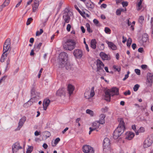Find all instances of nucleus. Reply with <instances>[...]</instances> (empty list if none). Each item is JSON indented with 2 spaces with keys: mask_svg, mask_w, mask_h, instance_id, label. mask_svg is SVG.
Returning a JSON list of instances; mask_svg holds the SVG:
<instances>
[{
  "mask_svg": "<svg viewBox=\"0 0 153 153\" xmlns=\"http://www.w3.org/2000/svg\"><path fill=\"white\" fill-rule=\"evenodd\" d=\"M79 13L84 18H86V17L88 18L89 17V15L88 14L86 13L85 11H83V10L81 11V12Z\"/></svg>",
  "mask_w": 153,
  "mask_h": 153,
  "instance_id": "34",
  "label": "nucleus"
},
{
  "mask_svg": "<svg viewBox=\"0 0 153 153\" xmlns=\"http://www.w3.org/2000/svg\"><path fill=\"white\" fill-rule=\"evenodd\" d=\"M153 81V75L151 74H148L146 82L147 83H149V85H152V81Z\"/></svg>",
  "mask_w": 153,
  "mask_h": 153,
  "instance_id": "19",
  "label": "nucleus"
},
{
  "mask_svg": "<svg viewBox=\"0 0 153 153\" xmlns=\"http://www.w3.org/2000/svg\"><path fill=\"white\" fill-rule=\"evenodd\" d=\"M145 131L144 128L143 127H141L138 129V131H135L136 134V135H138L139 133H143Z\"/></svg>",
  "mask_w": 153,
  "mask_h": 153,
  "instance_id": "33",
  "label": "nucleus"
},
{
  "mask_svg": "<svg viewBox=\"0 0 153 153\" xmlns=\"http://www.w3.org/2000/svg\"><path fill=\"white\" fill-rule=\"evenodd\" d=\"M59 68L65 67L67 69H68L69 68V66H70V63L68 62L67 60L59 58Z\"/></svg>",
  "mask_w": 153,
  "mask_h": 153,
  "instance_id": "3",
  "label": "nucleus"
},
{
  "mask_svg": "<svg viewBox=\"0 0 153 153\" xmlns=\"http://www.w3.org/2000/svg\"><path fill=\"white\" fill-rule=\"evenodd\" d=\"M131 94V92L129 90H128L127 91H126L124 93V94L125 96H126L127 95H129Z\"/></svg>",
  "mask_w": 153,
  "mask_h": 153,
  "instance_id": "54",
  "label": "nucleus"
},
{
  "mask_svg": "<svg viewBox=\"0 0 153 153\" xmlns=\"http://www.w3.org/2000/svg\"><path fill=\"white\" fill-rule=\"evenodd\" d=\"M153 143V139L149 137H148L143 142V146L144 148H146L150 146Z\"/></svg>",
  "mask_w": 153,
  "mask_h": 153,
  "instance_id": "7",
  "label": "nucleus"
},
{
  "mask_svg": "<svg viewBox=\"0 0 153 153\" xmlns=\"http://www.w3.org/2000/svg\"><path fill=\"white\" fill-rule=\"evenodd\" d=\"M40 132L38 131H36L34 133V135L35 136H38L40 135Z\"/></svg>",
  "mask_w": 153,
  "mask_h": 153,
  "instance_id": "58",
  "label": "nucleus"
},
{
  "mask_svg": "<svg viewBox=\"0 0 153 153\" xmlns=\"http://www.w3.org/2000/svg\"><path fill=\"white\" fill-rule=\"evenodd\" d=\"M86 26L87 28V30L89 33L92 32V31L90 29V24L88 23H87L86 24Z\"/></svg>",
  "mask_w": 153,
  "mask_h": 153,
  "instance_id": "38",
  "label": "nucleus"
},
{
  "mask_svg": "<svg viewBox=\"0 0 153 153\" xmlns=\"http://www.w3.org/2000/svg\"><path fill=\"white\" fill-rule=\"evenodd\" d=\"M10 0H6L4 2V6L7 5L10 3Z\"/></svg>",
  "mask_w": 153,
  "mask_h": 153,
  "instance_id": "52",
  "label": "nucleus"
},
{
  "mask_svg": "<svg viewBox=\"0 0 153 153\" xmlns=\"http://www.w3.org/2000/svg\"><path fill=\"white\" fill-rule=\"evenodd\" d=\"M50 101L48 99H45L43 102V109L45 110L47 109V107L50 104Z\"/></svg>",
  "mask_w": 153,
  "mask_h": 153,
  "instance_id": "18",
  "label": "nucleus"
},
{
  "mask_svg": "<svg viewBox=\"0 0 153 153\" xmlns=\"http://www.w3.org/2000/svg\"><path fill=\"white\" fill-rule=\"evenodd\" d=\"M110 146V140L108 138H105L103 140V149H107L109 148Z\"/></svg>",
  "mask_w": 153,
  "mask_h": 153,
  "instance_id": "15",
  "label": "nucleus"
},
{
  "mask_svg": "<svg viewBox=\"0 0 153 153\" xmlns=\"http://www.w3.org/2000/svg\"><path fill=\"white\" fill-rule=\"evenodd\" d=\"M6 53L3 52V53H2L1 59H0V61L1 62H3L4 61V60L5 59L6 57L7 56V53Z\"/></svg>",
  "mask_w": 153,
  "mask_h": 153,
  "instance_id": "32",
  "label": "nucleus"
},
{
  "mask_svg": "<svg viewBox=\"0 0 153 153\" xmlns=\"http://www.w3.org/2000/svg\"><path fill=\"white\" fill-rule=\"evenodd\" d=\"M63 19L65 23H68L71 19L70 17L68 12H64L63 14Z\"/></svg>",
  "mask_w": 153,
  "mask_h": 153,
  "instance_id": "13",
  "label": "nucleus"
},
{
  "mask_svg": "<svg viewBox=\"0 0 153 153\" xmlns=\"http://www.w3.org/2000/svg\"><path fill=\"white\" fill-rule=\"evenodd\" d=\"M142 1H140L139 2V3L138 4V7L140 8H138V10H139L140 9V8L141 5L142 4Z\"/></svg>",
  "mask_w": 153,
  "mask_h": 153,
  "instance_id": "56",
  "label": "nucleus"
},
{
  "mask_svg": "<svg viewBox=\"0 0 153 153\" xmlns=\"http://www.w3.org/2000/svg\"><path fill=\"white\" fill-rule=\"evenodd\" d=\"M104 48V46L103 44L102 43L100 45V49L103 50Z\"/></svg>",
  "mask_w": 153,
  "mask_h": 153,
  "instance_id": "64",
  "label": "nucleus"
},
{
  "mask_svg": "<svg viewBox=\"0 0 153 153\" xmlns=\"http://www.w3.org/2000/svg\"><path fill=\"white\" fill-rule=\"evenodd\" d=\"M135 22L134 21H133L131 23V25L130 27V28L132 30H134V26L135 24Z\"/></svg>",
  "mask_w": 153,
  "mask_h": 153,
  "instance_id": "46",
  "label": "nucleus"
},
{
  "mask_svg": "<svg viewBox=\"0 0 153 153\" xmlns=\"http://www.w3.org/2000/svg\"><path fill=\"white\" fill-rule=\"evenodd\" d=\"M43 32V30L42 29H40V31H37L36 33V36H39L41 35Z\"/></svg>",
  "mask_w": 153,
  "mask_h": 153,
  "instance_id": "41",
  "label": "nucleus"
},
{
  "mask_svg": "<svg viewBox=\"0 0 153 153\" xmlns=\"http://www.w3.org/2000/svg\"><path fill=\"white\" fill-rule=\"evenodd\" d=\"M140 85L138 84L135 85L133 88L134 91H137Z\"/></svg>",
  "mask_w": 153,
  "mask_h": 153,
  "instance_id": "44",
  "label": "nucleus"
},
{
  "mask_svg": "<svg viewBox=\"0 0 153 153\" xmlns=\"http://www.w3.org/2000/svg\"><path fill=\"white\" fill-rule=\"evenodd\" d=\"M108 109V108L107 107H105V108H102L101 109V111L102 112H105L107 111Z\"/></svg>",
  "mask_w": 153,
  "mask_h": 153,
  "instance_id": "50",
  "label": "nucleus"
},
{
  "mask_svg": "<svg viewBox=\"0 0 153 153\" xmlns=\"http://www.w3.org/2000/svg\"><path fill=\"white\" fill-rule=\"evenodd\" d=\"M104 31L105 33L107 34H110L111 32L110 29L107 27H105V28Z\"/></svg>",
  "mask_w": 153,
  "mask_h": 153,
  "instance_id": "43",
  "label": "nucleus"
},
{
  "mask_svg": "<svg viewBox=\"0 0 153 153\" xmlns=\"http://www.w3.org/2000/svg\"><path fill=\"white\" fill-rule=\"evenodd\" d=\"M135 72L138 75H140V71L138 69H135Z\"/></svg>",
  "mask_w": 153,
  "mask_h": 153,
  "instance_id": "47",
  "label": "nucleus"
},
{
  "mask_svg": "<svg viewBox=\"0 0 153 153\" xmlns=\"http://www.w3.org/2000/svg\"><path fill=\"white\" fill-rule=\"evenodd\" d=\"M81 29L82 30V32L83 33H84L85 32V29H84V27L81 26Z\"/></svg>",
  "mask_w": 153,
  "mask_h": 153,
  "instance_id": "63",
  "label": "nucleus"
},
{
  "mask_svg": "<svg viewBox=\"0 0 153 153\" xmlns=\"http://www.w3.org/2000/svg\"><path fill=\"white\" fill-rule=\"evenodd\" d=\"M33 147L32 146H28V148L27 150L26 153H31L33 150Z\"/></svg>",
  "mask_w": 153,
  "mask_h": 153,
  "instance_id": "40",
  "label": "nucleus"
},
{
  "mask_svg": "<svg viewBox=\"0 0 153 153\" xmlns=\"http://www.w3.org/2000/svg\"><path fill=\"white\" fill-rule=\"evenodd\" d=\"M111 94L109 91L107 90L105 92V100L108 101H110Z\"/></svg>",
  "mask_w": 153,
  "mask_h": 153,
  "instance_id": "24",
  "label": "nucleus"
},
{
  "mask_svg": "<svg viewBox=\"0 0 153 153\" xmlns=\"http://www.w3.org/2000/svg\"><path fill=\"white\" fill-rule=\"evenodd\" d=\"M74 7L78 11L79 13L81 12V11L80 10L76 5H75L74 6Z\"/></svg>",
  "mask_w": 153,
  "mask_h": 153,
  "instance_id": "61",
  "label": "nucleus"
},
{
  "mask_svg": "<svg viewBox=\"0 0 153 153\" xmlns=\"http://www.w3.org/2000/svg\"><path fill=\"white\" fill-rule=\"evenodd\" d=\"M65 90L64 88H59L56 92V95L61 96L65 93Z\"/></svg>",
  "mask_w": 153,
  "mask_h": 153,
  "instance_id": "26",
  "label": "nucleus"
},
{
  "mask_svg": "<svg viewBox=\"0 0 153 153\" xmlns=\"http://www.w3.org/2000/svg\"><path fill=\"white\" fill-rule=\"evenodd\" d=\"M105 42L108 45V47L112 50H115L117 49V46L113 43L111 42H109L108 40H106Z\"/></svg>",
  "mask_w": 153,
  "mask_h": 153,
  "instance_id": "17",
  "label": "nucleus"
},
{
  "mask_svg": "<svg viewBox=\"0 0 153 153\" xmlns=\"http://www.w3.org/2000/svg\"><path fill=\"white\" fill-rule=\"evenodd\" d=\"M144 17L143 16H140L138 19V22L140 24H142L144 20Z\"/></svg>",
  "mask_w": 153,
  "mask_h": 153,
  "instance_id": "42",
  "label": "nucleus"
},
{
  "mask_svg": "<svg viewBox=\"0 0 153 153\" xmlns=\"http://www.w3.org/2000/svg\"><path fill=\"white\" fill-rule=\"evenodd\" d=\"M132 42V39H131L129 38H128L127 42V46L128 47H130L131 45V44Z\"/></svg>",
  "mask_w": 153,
  "mask_h": 153,
  "instance_id": "39",
  "label": "nucleus"
},
{
  "mask_svg": "<svg viewBox=\"0 0 153 153\" xmlns=\"http://www.w3.org/2000/svg\"><path fill=\"white\" fill-rule=\"evenodd\" d=\"M93 22L95 25H97V24H98L99 22L96 19H94L93 20Z\"/></svg>",
  "mask_w": 153,
  "mask_h": 153,
  "instance_id": "60",
  "label": "nucleus"
},
{
  "mask_svg": "<svg viewBox=\"0 0 153 153\" xmlns=\"http://www.w3.org/2000/svg\"><path fill=\"white\" fill-rule=\"evenodd\" d=\"M122 4L123 7H126L128 5V3L127 1L123 2H122Z\"/></svg>",
  "mask_w": 153,
  "mask_h": 153,
  "instance_id": "48",
  "label": "nucleus"
},
{
  "mask_svg": "<svg viewBox=\"0 0 153 153\" xmlns=\"http://www.w3.org/2000/svg\"><path fill=\"white\" fill-rule=\"evenodd\" d=\"M13 153H16L19 149H22L19 142H16L14 143L12 147Z\"/></svg>",
  "mask_w": 153,
  "mask_h": 153,
  "instance_id": "5",
  "label": "nucleus"
},
{
  "mask_svg": "<svg viewBox=\"0 0 153 153\" xmlns=\"http://www.w3.org/2000/svg\"><path fill=\"white\" fill-rule=\"evenodd\" d=\"M10 39H7L5 41L3 46V51L4 52H7L10 48Z\"/></svg>",
  "mask_w": 153,
  "mask_h": 153,
  "instance_id": "6",
  "label": "nucleus"
},
{
  "mask_svg": "<svg viewBox=\"0 0 153 153\" xmlns=\"http://www.w3.org/2000/svg\"><path fill=\"white\" fill-rule=\"evenodd\" d=\"M73 54L75 58L78 59H81L83 55L82 51L79 49L75 50Z\"/></svg>",
  "mask_w": 153,
  "mask_h": 153,
  "instance_id": "8",
  "label": "nucleus"
},
{
  "mask_svg": "<svg viewBox=\"0 0 153 153\" xmlns=\"http://www.w3.org/2000/svg\"><path fill=\"white\" fill-rule=\"evenodd\" d=\"M83 152L84 153H94V148L88 145H85L83 146Z\"/></svg>",
  "mask_w": 153,
  "mask_h": 153,
  "instance_id": "4",
  "label": "nucleus"
},
{
  "mask_svg": "<svg viewBox=\"0 0 153 153\" xmlns=\"http://www.w3.org/2000/svg\"><path fill=\"white\" fill-rule=\"evenodd\" d=\"M108 90L109 91L112 96L119 94V89L117 88H113L111 89Z\"/></svg>",
  "mask_w": 153,
  "mask_h": 153,
  "instance_id": "16",
  "label": "nucleus"
},
{
  "mask_svg": "<svg viewBox=\"0 0 153 153\" xmlns=\"http://www.w3.org/2000/svg\"><path fill=\"white\" fill-rule=\"evenodd\" d=\"M113 68L116 71L120 72L121 70V67L120 66L114 65L113 67Z\"/></svg>",
  "mask_w": 153,
  "mask_h": 153,
  "instance_id": "36",
  "label": "nucleus"
},
{
  "mask_svg": "<svg viewBox=\"0 0 153 153\" xmlns=\"http://www.w3.org/2000/svg\"><path fill=\"white\" fill-rule=\"evenodd\" d=\"M26 120V117L25 116L23 117L20 120L18 124L17 128L15 129L16 131H19L23 126Z\"/></svg>",
  "mask_w": 153,
  "mask_h": 153,
  "instance_id": "10",
  "label": "nucleus"
},
{
  "mask_svg": "<svg viewBox=\"0 0 153 153\" xmlns=\"http://www.w3.org/2000/svg\"><path fill=\"white\" fill-rule=\"evenodd\" d=\"M86 112L87 114H89L91 117L94 116V112L92 111L89 109H88L86 110Z\"/></svg>",
  "mask_w": 153,
  "mask_h": 153,
  "instance_id": "35",
  "label": "nucleus"
},
{
  "mask_svg": "<svg viewBox=\"0 0 153 153\" xmlns=\"http://www.w3.org/2000/svg\"><path fill=\"white\" fill-rule=\"evenodd\" d=\"M6 77L7 76H4L0 79V84H1L2 81L5 80Z\"/></svg>",
  "mask_w": 153,
  "mask_h": 153,
  "instance_id": "53",
  "label": "nucleus"
},
{
  "mask_svg": "<svg viewBox=\"0 0 153 153\" xmlns=\"http://www.w3.org/2000/svg\"><path fill=\"white\" fill-rule=\"evenodd\" d=\"M148 36L146 34H144L142 36V40L143 42H146L148 40Z\"/></svg>",
  "mask_w": 153,
  "mask_h": 153,
  "instance_id": "37",
  "label": "nucleus"
},
{
  "mask_svg": "<svg viewBox=\"0 0 153 153\" xmlns=\"http://www.w3.org/2000/svg\"><path fill=\"white\" fill-rule=\"evenodd\" d=\"M97 68H103L104 65L102 61L100 59H98L96 61Z\"/></svg>",
  "mask_w": 153,
  "mask_h": 153,
  "instance_id": "22",
  "label": "nucleus"
},
{
  "mask_svg": "<svg viewBox=\"0 0 153 153\" xmlns=\"http://www.w3.org/2000/svg\"><path fill=\"white\" fill-rule=\"evenodd\" d=\"M39 5V2L38 0H35L32 5V11L33 12H36L37 10Z\"/></svg>",
  "mask_w": 153,
  "mask_h": 153,
  "instance_id": "14",
  "label": "nucleus"
},
{
  "mask_svg": "<svg viewBox=\"0 0 153 153\" xmlns=\"http://www.w3.org/2000/svg\"><path fill=\"white\" fill-rule=\"evenodd\" d=\"M71 25L69 24H68L67 25V27H66V29L69 32L71 30Z\"/></svg>",
  "mask_w": 153,
  "mask_h": 153,
  "instance_id": "49",
  "label": "nucleus"
},
{
  "mask_svg": "<svg viewBox=\"0 0 153 153\" xmlns=\"http://www.w3.org/2000/svg\"><path fill=\"white\" fill-rule=\"evenodd\" d=\"M118 121L120 122L118 127L113 133V137L114 139H117L121 135L124 131L125 128V123L123 119L119 118Z\"/></svg>",
  "mask_w": 153,
  "mask_h": 153,
  "instance_id": "1",
  "label": "nucleus"
},
{
  "mask_svg": "<svg viewBox=\"0 0 153 153\" xmlns=\"http://www.w3.org/2000/svg\"><path fill=\"white\" fill-rule=\"evenodd\" d=\"M121 12L119 9H118L116 11V14L117 15L119 16L121 14Z\"/></svg>",
  "mask_w": 153,
  "mask_h": 153,
  "instance_id": "57",
  "label": "nucleus"
},
{
  "mask_svg": "<svg viewBox=\"0 0 153 153\" xmlns=\"http://www.w3.org/2000/svg\"><path fill=\"white\" fill-rule=\"evenodd\" d=\"M86 6L89 10L92 9L94 7V4L91 1H88L86 3Z\"/></svg>",
  "mask_w": 153,
  "mask_h": 153,
  "instance_id": "23",
  "label": "nucleus"
},
{
  "mask_svg": "<svg viewBox=\"0 0 153 153\" xmlns=\"http://www.w3.org/2000/svg\"><path fill=\"white\" fill-rule=\"evenodd\" d=\"M76 44L74 40L69 39L63 44V46L64 49L71 51L74 48Z\"/></svg>",
  "mask_w": 153,
  "mask_h": 153,
  "instance_id": "2",
  "label": "nucleus"
},
{
  "mask_svg": "<svg viewBox=\"0 0 153 153\" xmlns=\"http://www.w3.org/2000/svg\"><path fill=\"white\" fill-rule=\"evenodd\" d=\"M97 42L95 39H93L91 40V46L93 49H95L96 48Z\"/></svg>",
  "mask_w": 153,
  "mask_h": 153,
  "instance_id": "28",
  "label": "nucleus"
},
{
  "mask_svg": "<svg viewBox=\"0 0 153 153\" xmlns=\"http://www.w3.org/2000/svg\"><path fill=\"white\" fill-rule=\"evenodd\" d=\"M94 89V87L91 88L90 95H89L90 92L88 91L85 92L84 94L85 97L86 99H89L91 97H93L95 95Z\"/></svg>",
  "mask_w": 153,
  "mask_h": 153,
  "instance_id": "9",
  "label": "nucleus"
},
{
  "mask_svg": "<svg viewBox=\"0 0 153 153\" xmlns=\"http://www.w3.org/2000/svg\"><path fill=\"white\" fill-rule=\"evenodd\" d=\"M123 0H115L116 4L117 5H118L119 4L122 3Z\"/></svg>",
  "mask_w": 153,
  "mask_h": 153,
  "instance_id": "59",
  "label": "nucleus"
},
{
  "mask_svg": "<svg viewBox=\"0 0 153 153\" xmlns=\"http://www.w3.org/2000/svg\"><path fill=\"white\" fill-rule=\"evenodd\" d=\"M10 59L9 58H8L6 61L7 65L5 70H6V69L7 68L8 65L10 64Z\"/></svg>",
  "mask_w": 153,
  "mask_h": 153,
  "instance_id": "51",
  "label": "nucleus"
},
{
  "mask_svg": "<svg viewBox=\"0 0 153 153\" xmlns=\"http://www.w3.org/2000/svg\"><path fill=\"white\" fill-rule=\"evenodd\" d=\"M105 116L103 114H101L100 116V119L98 121L101 124H103L105 123Z\"/></svg>",
  "mask_w": 153,
  "mask_h": 153,
  "instance_id": "25",
  "label": "nucleus"
},
{
  "mask_svg": "<svg viewBox=\"0 0 153 153\" xmlns=\"http://www.w3.org/2000/svg\"><path fill=\"white\" fill-rule=\"evenodd\" d=\"M107 5L105 4H102L101 6V8H105L106 7Z\"/></svg>",
  "mask_w": 153,
  "mask_h": 153,
  "instance_id": "62",
  "label": "nucleus"
},
{
  "mask_svg": "<svg viewBox=\"0 0 153 153\" xmlns=\"http://www.w3.org/2000/svg\"><path fill=\"white\" fill-rule=\"evenodd\" d=\"M101 124L98 121H95L94 122L92 125V128H94V130L98 128Z\"/></svg>",
  "mask_w": 153,
  "mask_h": 153,
  "instance_id": "27",
  "label": "nucleus"
},
{
  "mask_svg": "<svg viewBox=\"0 0 153 153\" xmlns=\"http://www.w3.org/2000/svg\"><path fill=\"white\" fill-rule=\"evenodd\" d=\"M75 88L74 85L70 84L68 86V91L70 96L72 94Z\"/></svg>",
  "mask_w": 153,
  "mask_h": 153,
  "instance_id": "20",
  "label": "nucleus"
},
{
  "mask_svg": "<svg viewBox=\"0 0 153 153\" xmlns=\"http://www.w3.org/2000/svg\"><path fill=\"white\" fill-rule=\"evenodd\" d=\"M43 70V69L42 68H41V69L40 70L39 73L38 74V77L39 78L40 77L41 75V73H42V71Z\"/></svg>",
  "mask_w": 153,
  "mask_h": 153,
  "instance_id": "55",
  "label": "nucleus"
},
{
  "mask_svg": "<svg viewBox=\"0 0 153 153\" xmlns=\"http://www.w3.org/2000/svg\"><path fill=\"white\" fill-rule=\"evenodd\" d=\"M33 20V19L31 18H29L26 22V24L27 25H29L30 24L31 22Z\"/></svg>",
  "mask_w": 153,
  "mask_h": 153,
  "instance_id": "45",
  "label": "nucleus"
},
{
  "mask_svg": "<svg viewBox=\"0 0 153 153\" xmlns=\"http://www.w3.org/2000/svg\"><path fill=\"white\" fill-rule=\"evenodd\" d=\"M42 45V43L40 42L38 44L35 45L34 48V49L35 51H38L40 49V47Z\"/></svg>",
  "mask_w": 153,
  "mask_h": 153,
  "instance_id": "31",
  "label": "nucleus"
},
{
  "mask_svg": "<svg viewBox=\"0 0 153 153\" xmlns=\"http://www.w3.org/2000/svg\"><path fill=\"white\" fill-rule=\"evenodd\" d=\"M100 56L102 60H109L111 59L110 55L106 54L105 53L101 52L100 54Z\"/></svg>",
  "mask_w": 153,
  "mask_h": 153,
  "instance_id": "11",
  "label": "nucleus"
},
{
  "mask_svg": "<svg viewBox=\"0 0 153 153\" xmlns=\"http://www.w3.org/2000/svg\"><path fill=\"white\" fill-rule=\"evenodd\" d=\"M60 139L59 137L56 138L53 142L52 141L51 143L52 146L53 147L55 146L60 141Z\"/></svg>",
  "mask_w": 153,
  "mask_h": 153,
  "instance_id": "30",
  "label": "nucleus"
},
{
  "mask_svg": "<svg viewBox=\"0 0 153 153\" xmlns=\"http://www.w3.org/2000/svg\"><path fill=\"white\" fill-rule=\"evenodd\" d=\"M135 134L131 131H128L125 134V138L128 140H131L134 137Z\"/></svg>",
  "mask_w": 153,
  "mask_h": 153,
  "instance_id": "12",
  "label": "nucleus"
},
{
  "mask_svg": "<svg viewBox=\"0 0 153 153\" xmlns=\"http://www.w3.org/2000/svg\"><path fill=\"white\" fill-rule=\"evenodd\" d=\"M59 59L68 60V55L66 53L61 52L59 55Z\"/></svg>",
  "mask_w": 153,
  "mask_h": 153,
  "instance_id": "21",
  "label": "nucleus"
},
{
  "mask_svg": "<svg viewBox=\"0 0 153 153\" xmlns=\"http://www.w3.org/2000/svg\"><path fill=\"white\" fill-rule=\"evenodd\" d=\"M97 74L100 76L102 75L105 73L103 68H97Z\"/></svg>",
  "mask_w": 153,
  "mask_h": 153,
  "instance_id": "29",
  "label": "nucleus"
}]
</instances>
